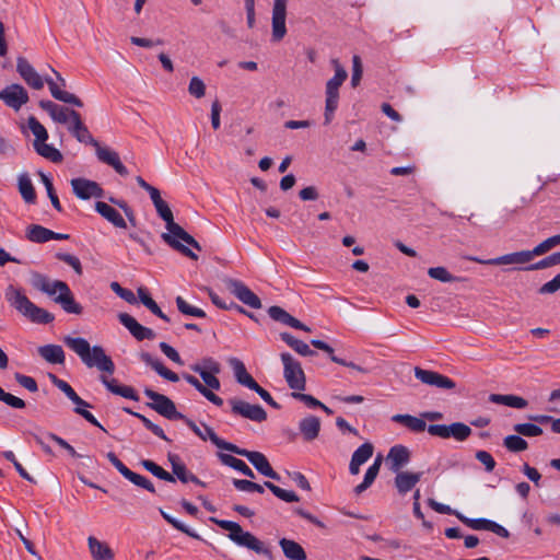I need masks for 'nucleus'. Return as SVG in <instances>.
Here are the masks:
<instances>
[{"label":"nucleus","instance_id":"obj_1","mask_svg":"<svg viewBox=\"0 0 560 560\" xmlns=\"http://www.w3.org/2000/svg\"><path fill=\"white\" fill-rule=\"evenodd\" d=\"M154 207L160 218L166 223L167 232L161 235L162 240L184 256H187L192 260H197L198 256L179 241H183L187 245L201 250L199 243L174 221L173 212L164 200L154 205Z\"/></svg>","mask_w":560,"mask_h":560},{"label":"nucleus","instance_id":"obj_2","mask_svg":"<svg viewBox=\"0 0 560 560\" xmlns=\"http://www.w3.org/2000/svg\"><path fill=\"white\" fill-rule=\"evenodd\" d=\"M71 116L72 119L68 124V130L71 135L79 142L94 147L96 156L102 163L112 166L119 175L127 176L129 172L120 161L118 153L107 147L101 145L100 142L93 138L78 112L72 113Z\"/></svg>","mask_w":560,"mask_h":560},{"label":"nucleus","instance_id":"obj_3","mask_svg":"<svg viewBox=\"0 0 560 560\" xmlns=\"http://www.w3.org/2000/svg\"><path fill=\"white\" fill-rule=\"evenodd\" d=\"M63 342L75 352L88 368H96L103 373L112 375L115 364L101 346L91 347L89 341L81 337L63 338Z\"/></svg>","mask_w":560,"mask_h":560},{"label":"nucleus","instance_id":"obj_4","mask_svg":"<svg viewBox=\"0 0 560 560\" xmlns=\"http://www.w3.org/2000/svg\"><path fill=\"white\" fill-rule=\"evenodd\" d=\"M210 521L218 525L220 528L228 530V537L235 545L252 550L257 555H262L268 559H272L271 550L255 535L244 530L238 523L233 521L219 520L215 517H210Z\"/></svg>","mask_w":560,"mask_h":560},{"label":"nucleus","instance_id":"obj_5","mask_svg":"<svg viewBox=\"0 0 560 560\" xmlns=\"http://www.w3.org/2000/svg\"><path fill=\"white\" fill-rule=\"evenodd\" d=\"M206 430L209 434V440L219 448L230 451L240 456H244L248 459V462L265 477L271 478L273 480H280V476L277 471L272 469L267 457L256 451H247L245 448H240L238 446L225 442L221 438H219L215 432L210 428L206 427Z\"/></svg>","mask_w":560,"mask_h":560},{"label":"nucleus","instance_id":"obj_6","mask_svg":"<svg viewBox=\"0 0 560 560\" xmlns=\"http://www.w3.org/2000/svg\"><path fill=\"white\" fill-rule=\"evenodd\" d=\"M331 63L335 69V75L326 83V102H325V124L328 125L334 116L339 103V88L348 78L346 69L340 65L338 59H332Z\"/></svg>","mask_w":560,"mask_h":560},{"label":"nucleus","instance_id":"obj_7","mask_svg":"<svg viewBox=\"0 0 560 560\" xmlns=\"http://www.w3.org/2000/svg\"><path fill=\"white\" fill-rule=\"evenodd\" d=\"M283 364V377L290 389L304 390L306 387V377L301 363L289 352L281 353Z\"/></svg>","mask_w":560,"mask_h":560},{"label":"nucleus","instance_id":"obj_8","mask_svg":"<svg viewBox=\"0 0 560 560\" xmlns=\"http://www.w3.org/2000/svg\"><path fill=\"white\" fill-rule=\"evenodd\" d=\"M47 70L51 73L45 74V82L49 88V91L54 98L61 101L63 103H68L78 107H82V101L72 93L66 92L61 89V86L66 85L65 79L57 72L54 68L47 65Z\"/></svg>","mask_w":560,"mask_h":560},{"label":"nucleus","instance_id":"obj_9","mask_svg":"<svg viewBox=\"0 0 560 560\" xmlns=\"http://www.w3.org/2000/svg\"><path fill=\"white\" fill-rule=\"evenodd\" d=\"M144 395L152 400L148 404L150 408L170 420H182L185 416L176 410V406L167 396L156 393L150 388L144 389Z\"/></svg>","mask_w":560,"mask_h":560},{"label":"nucleus","instance_id":"obj_10","mask_svg":"<svg viewBox=\"0 0 560 560\" xmlns=\"http://www.w3.org/2000/svg\"><path fill=\"white\" fill-rule=\"evenodd\" d=\"M191 371L198 373L203 383L213 390L221 388L220 380L217 374L221 372V365L212 358H206L201 363H196L190 366Z\"/></svg>","mask_w":560,"mask_h":560},{"label":"nucleus","instance_id":"obj_11","mask_svg":"<svg viewBox=\"0 0 560 560\" xmlns=\"http://www.w3.org/2000/svg\"><path fill=\"white\" fill-rule=\"evenodd\" d=\"M223 282L226 289L242 303L248 305L252 308L261 307L260 299L242 281L233 278H225Z\"/></svg>","mask_w":560,"mask_h":560},{"label":"nucleus","instance_id":"obj_12","mask_svg":"<svg viewBox=\"0 0 560 560\" xmlns=\"http://www.w3.org/2000/svg\"><path fill=\"white\" fill-rule=\"evenodd\" d=\"M229 404L234 415L256 422H262L267 419V412L259 405H252L238 398H231Z\"/></svg>","mask_w":560,"mask_h":560},{"label":"nucleus","instance_id":"obj_13","mask_svg":"<svg viewBox=\"0 0 560 560\" xmlns=\"http://www.w3.org/2000/svg\"><path fill=\"white\" fill-rule=\"evenodd\" d=\"M5 298L11 306L35 322V305L27 299L22 290L10 285L7 289Z\"/></svg>","mask_w":560,"mask_h":560},{"label":"nucleus","instance_id":"obj_14","mask_svg":"<svg viewBox=\"0 0 560 560\" xmlns=\"http://www.w3.org/2000/svg\"><path fill=\"white\" fill-rule=\"evenodd\" d=\"M70 185L73 194L82 200L102 198L104 196V190L100 184L91 179L83 177L72 178Z\"/></svg>","mask_w":560,"mask_h":560},{"label":"nucleus","instance_id":"obj_15","mask_svg":"<svg viewBox=\"0 0 560 560\" xmlns=\"http://www.w3.org/2000/svg\"><path fill=\"white\" fill-rule=\"evenodd\" d=\"M533 250H521L511 254H506L497 258L480 259L478 257H468L469 260L476 261L482 265H524L529 262L534 258Z\"/></svg>","mask_w":560,"mask_h":560},{"label":"nucleus","instance_id":"obj_16","mask_svg":"<svg viewBox=\"0 0 560 560\" xmlns=\"http://www.w3.org/2000/svg\"><path fill=\"white\" fill-rule=\"evenodd\" d=\"M415 376L423 384L442 389H454L456 386L450 377L431 370L415 368Z\"/></svg>","mask_w":560,"mask_h":560},{"label":"nucleus","instance_id":"obj_17","mask_svg":"<svg viewBox=\"0 0 560 560\" xmlns=\"http://www.w3.org/2000/svg\"><path fill=\"white\" fill-rule=\"evenodd\" d=\"M287 3L288 0H275L272 8V39L280 42L287 34L285 18H287Z\"/></svg>","mask_w":560,"mask_h":560},{"label":"nucleus","instance_id":"obj_18","mask_svg":"<svg viewBox=\"0 0 560 560\" xmlns=\"http://www.w3.org/2000/svg\"><path fill=\"white\" fill-rule=\"evenodd\" d=\"M0 100L3 101L7 106L19 110L27 103L28 95L23 86L19 84H11L0 91Z\"/></svg>","mask_w":560,"mask_h":560},{"label":"nucleus","instance_id":"obj_19","mask_svg":"<svg viewBox=\"0 0 560 560\" xmlns=\"http://www.w3.org/2000/svg\"><path fill=\"white\" fill-rule=\"evenodd\" d=\"M118 319L137 340L142 341L144 339L151 340L155 338V332L151 328L142 326L131 315L120 313Z\"/></svg>","mask_w":560,"mask_h":560},{"label":"nucleus","instance_id":"obj_20","mask_svg":"<svg viewBox=\"0 0 560 560\" xmlns=\"http://www.w3.org/2000/svg\"><path fill=\"white\" fill-rule=\"evenodd\" d=\"M387 463L393 472L400 471L410 460V451L404 445L393 446L387 454Z\"/></svg>","mask_w":560,"mask_h":560},{"label":"nucleus","instance_id":"obj_21","mask_svg":"<svg viewBox=\"0 0 560 560\" xmlns=\"http://www.w3.org/2000/svg\"><path fill=\"white\" fill-rule=\"evenodd\" d=\"M39 106L46 110L56 122L59 124H69V121L72 119L71 114L77 113L73 109L62 107L51 101H40Z\"/></svg>","mask_w":560,"mask_h":560},{"label":"nucleus","instance_id":"obj_22","mask_svg":"<svg viewBox=\"0 0 560 560\" xmlns=\"http://www.w3.org/2000/svg\"><path fill=\"white\" fill-rule=\"evenodd\" d=\"M374 447L370 442L360 445L352 454L349 471L351 475H358L360 467L366 463L373 455Z\"/></svg>","mask_w":560,"mask_h":560},{"label":"nucleus","instance_id":"obj_23","mask_svg":"<svg viewBox=\"0 0 560 560\" xmlns=\"http://www.w3.org/2000/svg\"><path fill=\"white\" fill-rule=\"evenodd\" d=\"M268 314L276 322L282 323L295 329L311 331L310 327L301 323L295 317L291 316L285 310H283L280 306H270L268 310Z\"/></svg>","mask_w":560,"mask_h":560},{"label":"nucleus","instance_id":"obj_24","mask_svg":"<svg viewBox=\"0 0 560 560\" xmlns=\"http://www.w3.org/2000/svg\"><path fill=\"white\" fill-rule=\"evenodd\" d=\"M395 487L400 494L409 492L421 479L422 472L398 471L395 472Z\"/></svg>","mask_w":560,"mask_h":560},{"label":"nucleus","instance_id":"obj_25","mask_svg":"<svg viewBox=\"0 0 560 560\" xmlns=\"http://www.w3.org/2000/svg\"><path fill=\"white\" fill-rule=\"evenodd\" d=\"M54 302L59 304L68 314L81 315L83 313V306L75 301L70 288H68L66 292L57 294L54 298Z\"/></svg>","mask_w":560,"mask_h":560},{"label":"nucleus","instance_id":"obj_26","mask_svg":"<svg viewBox=\"0 0 560 560\" xmlns=\"http://www.w3.org/2000/svg\"><path fill=\"white\" fill-rule=\"evenodd\" d=\"M101 382L105 385V387L113 394L121 396L124 398H128L131 400H139V397L136 390L126 385H119L115 378H108L106 375H101Z\"/></svg>","mask_w":560,"mask_h":560},{"label":"nucleus","instance_id":"obj_27","mask_svg":"<svg viewBox=\"0 0 560 560\" xmlns=\"http://www.w3.org/2000/svg\"><path fill=\"white\" fill-rule=\"evenodd\" d=\"M95 210L114 226L125 229L127 226L125 219L121 214L112 206L106 202L97 201L95 203Z\"/></svg>","mask_w":560,"mask_h":560},{"label":"nucleus","instance_id":"obj_28","mask_svg":"<svg viewBox=\"0 0 560 560\" xmlns=\"http://www.w3.org/2000/svg\"><path fill=\"white\" fill-rule=\"evenodd\" d=\"M88 544L91 556L94 560L114 559V552L106 542L98 540L94 536H90L88 538Z\"/></svg>","mask_w":560,"mask_h":560},{"label":"nucleus","instance_id":"obj_29","mask_svg":"<svg viewBox=\"0 0 560 560\" xmlns=\"http://www.w3.org/2000/svg\"><path fill=\"white\" fill-rule=\"evenodd\" d=\"M140 358L145 364L150 365L160 376L173 383L178 382V375L173 371L168 370L167 368H165L161 361L154 359L150 353L142 352L140 354Z\"/></svg>","mask_w":560,"mask_h":560},{"label":"nucleus","instance_id":"obj_30","mask_svg":"<svg viewBox=\"0 0 560 560\" xmlns=\"http://www.w3.org/2000/svg\"><path fill=\"white\" fill-rule=\"evenodd\" d=\"M299 429L305 441H313L319 434L320 420L315 416H307L300 421Z\"/></svg>","mask_w":560,"mask_h":560},{"label":"nucleus","instance_id":"obj_31","mask_svg":"<svg viewBox=\"0 0 560 560\" xmlns=\"http://www.w3.org/2000/svg\"><path fill=\"white\" fill-rule=\"evenodd\" d=\"M183 378L190 384L192 387H195L203 397H206L209 401H211L213 405L221 407L223 405V399L215 395L211 388H209L206 384H202L197 377L194 375L184 373Z\"/></svg>","mask_w":560,"mask_h":560},{"label":"nucleus","instance_id":"obj_32","mask_svg":"<svg viewBox=\"0 0 560 560\" xmlns=\"http://www.w3.org/2000/svg\"><path fill=\"white\" fill-rule=\"evenodd\" d=\"M183 378L190 384L192 387H195L203 397H206L209 401H211L213 405L221 407L223 405V399L215 395L211 388H209L206 384H202L197 377L194 375L184 373Z\"/></svg>","mask_w":560,"mask_h":560},{"label":"nucleus","instance_id":"obj_33","mask_svg":"<svg viewBox=\"0 0 560 560\" xmlns=\"http://www.w3.org/2000/svg\"><path fill=\"white\" fill-rule=\"evenodd\" d=\"M279 545L282 549L283 555L289 560H306L307 555L303 547L295 540L281 538Z\"/></svg>","mask_w":560,"mask_h":560},{"label":"nucleus","instance_id":"obj_34","mask_svg":"<svg viewBox=\"0 0 560 560\" xmlns=\"http://www.w3.org/2000/svg\"><path fill=\"white\" fill-rule=\"evenodd\" d=\"M230 363L233 366L235 378L241 385L246 386L247 388H249L252 390L254 388L258 387V383L247 372V370L242 361L234 358V359H231Z\"/></svg>","mask_w":560,"mask_h":560},{"label":"nucleus","instance_id":"obj_35","mask_svg":"<svg viewBox=\"0 0 560 560\" xmlns=\"http://www.w3.org/2000/svg\"><path fill=\"white\" fill-rule=\"evenodd\" d=\"M40 357L50 364H63L65 351L59 345H46L37 349Z\"/></svg>","mask_w":560,"mask_h":560},{"label":"nucleus","instance_id":"obj_36","mask_svg":"<svg viewBox=\"0 0 560 560\" xmlns=\"http://www.w3.org/2000/svg\"><path fill=\"white\" fill-rule=\"evenodd\" d=\"M37 285L44 293H46L52 300L57 294L66 292V290L69 288V285L61 280H50L45 277H39L37 279Z\"/></svg>","mask_w":560,"mask_h":560},{"label":"nucleus","instance_id":"obj_37","mask_svg":"<svg viewBox=\"0 0 560 560\" xmlns=\"http://www.w3.org/2000/svg\"><path fill=\"white\" fill-rule=\"evenodd\" d=\"M382 460H383L382 455H378L375 458L374 463L368 468V470L365 471L363 481L354 488L355 494H361L374 482V480L376 479V477L378 475V471H380V468L382 465Z\"/></svg>","mask_w":560,"mask_h":560},{"label":"nucleus","instance_id":"obj_38","mask_svg":"<svg viewBox=\"0 0 560 560\" xmlns=\"http://www.w3.org/2000/svg\"><path fill=\"white\" fill-rule=\"evenodd\" d=\"M489 400L493 404L504 405L516 409H524L528 406V401L526 399L516 395L491 394L489 396Z\"/></svg>","mask_w":560,"mask_h":560},{"label":"nucleus","instance_id":"obj_39","mask_svg":"<svg viewBox=\"0 0 560 560\" xmlns=\"http://www.w3.org/2000/svg\"><path fill=\"white\" fill-rule=\"evenodd\" d=\"M392 420L394 422L404 424L413 432H423L427 429V423L423 419L411 415H394Z\"/></svg>","mask_w":560,"mask_h":560},{"label":"nucleus","instance_id":"obj_40","mask_svg":"<svg viewBox=\"0 0 560 560\" xmlns=\"http://www.w3.org/2000/svg\"><path fill=\"white\" fill-rule=\"evenodd\" d=\"M140 302L148 307L154 315L159 316L161 319L165 322H170V318L166 314L162 312L156 302L150 296L148 290L143 287L138 288L137 290Z\"/></svg>","mask_w":560,"mask_h":560},{"label":"nucleus","instance_id":"obj_41","mask_svg":"<svg viewBox=\"0 0 560 560\" xmlns=\"http://www.w3.org/2000/svg\"><path fill=\"white\" fill-rule=\"evenodd\" d=\"M280 337L289 347H291L295 352H298L301 355L310 357L316 353L314 350L310 348L307 343L296 339L289 332H281Z\"/></svg>","mask_w":560,"mask_h":560},{"label":"nucleus","instance_id":"obj_42","mask_svg":"<svg viewBox=\"0 0 560 560\" xmlns=\"http://www.w3.org/2000/svg\"><path fill=\"white\" fill-rule=\"evenodd\" d=\"M219 458L222 462V464L238 470L246 477H249V478L255 477L254 471L242 459H238L230 454H223V453L219 454Z\"/></svg>","mask_w":560,"mask_h":560},{"label":"nucleus","instance_id":"obj_43","mask_svg":"<svg viewBox=\"0 0 560 560\" xmlns=\"http://www.w3.org/2000/svg\"><path fill=\"white\" fill-rule=\"evenodd\" d=\"M141 465L143 466L144 469L150 471L156 478L167 481V482H175L174 476L172 474L167 472L166 470H164L161 466H159L154 462H152L150 459H143V460H141Z\"/></svg>","mask_w":560,"mask_h":560},{"label":"nucleus","instance_id":"obj_44","mask_svg":"<svg viewBox=\"0 0 560 560\" xmlns=\"http://www.w3.org/2000/svg\"><path fill=\"white\" fill-rule=\"evenodd\" d=\"M174 478H178L182 482H194L196 485H199L201 487H205V482L201 481L197 476H195L192 472H190L185 464L182 465H175L174 464V470L173 474Z\"/></svg>","mask_w":560,"mask_h":560},{"label":"nucleus","instance_id":"obj_45","mask_svg":"<svg viewBox=\"0 0 560 560\" xmlns=\"http://www.w3.org/2000/svg\"><path fill=\"white\" fill-rule=\"evenodd\" d=\"M19 191L26 202H33L35 199L34 188L31 177L27 173L19 176Z\"/></svg>","mask_w":560,"mask_h":560},{"label":"nucleus","instance_id":"obj_46","mask_svg":"<svg viewBox=\"0 0 560 560\" xmlns=\"http://www.w3.org/2000/svg\"><path fill=\"white\" fill-rule=\"evenodd\" d=\"M37 154L55 164H59L63 161L62 153L47 142L39 144V151L37 150Z\"/></svg>","mask_w":560,"mask_h":560},{"label":"nucleus","instance_id":"obj_47","mask_svg":"<svg viewBox=\"0 0 560 560\" xmlns=\"http://www.w3.org/2000/svg\"><path fill=\"white\" fill-rule=\"evenodd\" d=\"M428 275L430 278L445 283L463 280V278L453 276L445 267H431L428 270Z\"/></svg>","mask_w":560,"mask_h":560},{"label":"nucleus","instance_id":"obj_48","mask_svg":"<svg viewBox=\"0 0 560 560\" xmlns=\"http://www.w3.org/2000/svg\"><path fill=\"white\" fill-rule=\"evenodd\" d=\"M450 438H454L456 441L463 442L467 440L471 434V429L463 422H454L448 425Z\"/></svg>","mask_w":560,"mask_h":560},{"label":"nucleus","instance_id":"obj_49","mask_svg":"<svg viewBox=\"0 0 560 560\" xmlns=\"http://www.w3.org/2000/svg\"><path fill=\"white\" fill-rule=\"evenodd\" d=\"M38 175L40 177V180L42 183L44 184L46 190H47V195L51 201V205L52 207L57 210V211H62V207H61V203L59 201V198L56 194V190L54 188V185H52V182L51 179L44 173L42 172H38Z\"/></svg>","mask_w":560,"mask_h":560},{"label":"nucleus","instance_id":"obj_50","mask_svg":"<svg viewBox=\"0 0 560 560\" xmlns=\"http://www.w3.org/2000/svg\"><path fill=\"white\" fill-rule=\"evenodd\" d=\"M559 264H560V252L553 253L535 264L524 267L523 270H527V271L540 270V269H546V268H549V267H552V266H556Z\"/></svg>","mask_w":560,"mask_h":560},{"label":"nucleus","instance_id":"obj_51","mask_svg":"<svg viewBox=\"0 0 560 560\" xmlns=\"http://www.w3.org/2000/svg\"><path fill=\"white\" fill-rule=\"evenodd\" d=\"M266 488H268L277 498L284 502H298L300 499L293 491L284 490L270 481H265Z\"/></svg>","mask_w":560,"mask_h":560},{"label":"nucleus","instance_id":"obj_52","mask_svg":"<svg viewBox=\"0 0 560 560\" xmlns=\"http://www.w3.org/2000/svg\"><path fill=\"white\" fill-rule=\"evenodd\" d=\"M69 234L56 233L49 229L37 225V243H45L50 240L66 241L69 240Z\"/></svg>","mask_w":560,"mask_h":560},{"label":"nucleus","instance_id":"obj_53","mask_svg":"<svg viewBox=\"0 0 560 560\" xmlns=\"http://www.w3.org/2000/svg\"><path fill=\"white\" fill-rule=\"evenodd\" d=\"M18 71L30 86L35 88L34 69L24 58L18 59Z\"/></svg>","mask_w":560,"mask_h":560},{"label":"nucleus","instance_id":"obj_54","mask_svg":"<svg viewBox=\"0 0 560 560\" xmlns=\"http://www.w3.org/2000/svg\"><path fill=\"white\" fill-rule=\"evenodd\" d=\"M503 444L510 452H523L528 447L527 442L520 435L505 436Z\"/></svg>","mask_w":560,"mask_h":560},{"label":"nucleus","instance_id":"obj_55","mask_svg":"<svg viewBox=\"0 0 560 560\" xmlns=\"http://www.w3.org/2000/svg\"><path fill=\"white\" fill-rule=\"evenodd\" d=\"M233 486L240 491L258 492V493H264L265 488H266L265 483L259 485L254 481L245 480V479H233Z\"/></svg>","mask_w":560,"mask_h":560},{"label":"nucleus","instance_id":"obj_56","mask_svg":"<svg viewBox=\"0 0 560 560\" xmlns=\"http://www.w3.org/2000/svg\"><path fill=\"white\" fill-rule=\"evenodd\" d=\"M457 518L474 530H488L490 520L468 518L460 513H456Z\"/></svg>","mask_w":560,"mask_h":560},{"label":"nucleus","instance_id":"obj_57","mask_svg":"<svg viewBox=\"0 0 560 560\" xmlns=\"http://www.w3.org/2000/svg\"><path fill=\"white\" fill-rule=\"evenodd\" d=\"M176 305L180 313L185 315H190L195 317H206V313L198 307L191 306L188 304L182 296L176 298Z\"/></svg>","mask_w":560,"mask_h":560},{"label":"nucleus","instance_id":"obj_58","mask_svg":"<svg viewBox=\"0 0 560 560\" xmlns=\"http://www.w3.org/2000/svg\"><path fill=\"white\" fill-rule=\"evenodd\" d=\"M513 430L520 435L528 438L542 434V429L534 423H517L513 427Z\"/></svg>","mask_w":560,"mask_h":560},{"label":"nucleus","instance_id":"obj_59","mask_svg":"<svg viewBox=\"0 0 560 560\" xmlns=\"http://www.w3.org/2000/svg\"><path fill=\"white\" fill-rule=\"evenodd\" d=\"M188 92L196 98H201L206 94V85L203 81L198 77H192L188 85Z\"/></svg>","mask_w":560,"mask_h":560},{"label":"nucleus","instance_id":"obj_60","mask_svg":"<svg viewBox=\"0 0 560 560\" xmlns=\"http://www.w3.org/2000/svg\"><path fill=\"white\" fill-rule=\"evenodd\" d=\"M127 479L130 482H132L135 486L143 488L151 493H155V488H154L153 483L144 476H141L139 474L131 471V474L129 475V477Z\"/></svg>","mask_w":560,"mask_h":560},{"label":"nucleus","instance_id":"obj_61","mask_svg":"<svg viewBox=\"0 0 560 560\" xmlns=\"http://www.w3.org/2000/svg\"><path fill=\"white\" fill-rule=\"evenodd\" d=\"M57 258L69 265L75 271L77 275L81 276L83 273V268L78 257L71 254L59 253L57 254Z\"/></svg>","mask_w":560,"mask_h":560},{"label":"nucleus","instance_id":"obj_62","mask_svg":"<svg viewBox=\"0 0 560 560\" xmlns=\"http://www.w3.org/2000/svg\"><path fill=\"white\" fill-rule=\"evenodd\" d=\"M362 74H363V67H362L361 58L358 55H354L352 57V77H351V85L353 88H355L360 83V81L362 79Z\"/></svg>","mask_w":560,"mask_h":560},{"label":"nucleus","instance_id":"obj_63","mask_svg":"<svg viewBox=\"0 0 560 560\" xmlns=\"http://www.w3.org/2000/svg\"><path fill=\"white\" fill-rule=\"evenodd\" d=\"M0 401H3L4 404H7L8 406L12 407V408H23L25 406V402L23 399L10 394V393H7L2 389V387H0Z\"/></svg>","mask_w":560,"mask_h":560},{"label":"nucleus","instance_id":"obj_64","mask_svg":"<svg viewBox=\"0 0 560 560\" xmlns=\"http://www.w3.org/2000/svg\"><path fill=\"white\" fill-rule=\"evenodd\" d=\"M560 290V272L555 278L542 284L538 292L540 294H552Z\"/></svg>","mask_w":560,"mask_h":560}]
</instances>
